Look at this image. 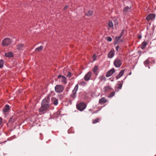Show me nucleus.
<instances>
[{
	"instance_id": "f257e3e1",
	"label": "nucleus",
	"mask_w": 156,
	"mask_h": 156,
	"mask_svg": "<svg viewBox=\"0 0 156 156\" xmlns=\"http://www.w3.org/2000/svg\"><path fill=\"white\" fill-rule=\"evenodd\" d=\"M49 97L45 98L42 101L41 106L39 109V112L42 114L45 113L50 107Z\"/></svg>"
},
{
	"instance_id": "f03ea898",
	"label": "nucleus",
	"mask_w": 156,
	"mask_h": 156,
	"mask_svg": "<svg viewBox=\"0 0 156 156\" xmlns=\"http://www.w3.org/2000/svg\"><path fill=\"white\" fill-rule=\"evenodd\" d=\"M78 84H76L75 86L74 89L73 90L72 93L71 94L69 98V100L70 103H71V101L76 98V92L78 90Z\"/></svg>"
},
{
	"instance_id": "7ed1b4c3",
	"label": "nucleus",
	"mask_w": 156,
	"mask_h": 156,
	"mask_svg": "<svg viewBox=\"0 0 156 156\" xmlns=\"http://www.w3.org/2000/svg\"><path fill=\"white\" fill-rule=\"evenodd\" d=\"M86 106L85 104L83 102H81L76 105L77 108L80 111H83L86 108Z\"/></svg>"
},
{
	"instance_id": "20e7f679",
	"label": "nucleus",
	"mask_w": 156,
	"mask_h": 156,
	"mask_svg": "<svg viewBox=\"0 0 156 156\" xmlns=\"http://www.w3.org/2000/svg\"><path fill=\"white\" fill-rule=\"evenodd\" d=\"M58 78L59 82L62 83L66 84L67 83L66 78L65 76L59 75L58 76Z\"/></svg>"
},
{
	"instance_id": "39448f33",
	"label": "nucleus",
	"mask_w": 156,
	"mask_h": 156,
	"mask_svg": "<svg viewBox=\"0 0 156 156\" xmlns=\"http://www.w3.org/2000/svg\"><path fill=\"white\" fill-rule=\"evenodd\" d=\"M64 90V87L62 85H57L55 87V90L57 93H59L62 92Z\"/></svg>"
},
{
	"instance_id": "423d86ee",
	"label": "nucleus",
	"mask_w": 156,
	"mask_h": 156,
	"mask_svg": "<svg viewBox=\"0 0 156 156\" xmlns=\"http://www.w3.org/2000/svg\"><path fill=\"white\" fill-rule=\"evenodd\" d=\"M114 64L116 67H119L122 65V61L120 59L116 58L114 61Z\"/></svg>"
},
{
	"instance_id": "0eeeda50",
	"label": "nucleus",
	"mask_w": 156,
	"mask_h": 156,
	"mask_svg": "<svg viewBox=\"0 0 156 156\" xmlns=\"http://www.w3.org/2000/svg\"><path fill=\"white\" fill-rule=\"evenodd\" d=\"M11 43V40L9 38H5L2 41V45L3 46H7Z\"/></svg>"
},
{
	"instance_id": "6e6552de",
	"label": "nucleus",
	"mask_w": 156,
	"mask_h": 156,
	"mask_svg": "<svg viewBox=\"0 0 156 156\" xmlns=\"http://www.w3.org/2000/svg\"><path fill=\"white\" fill-rule=\"evenodd\" d=\"M115 72V70L114 68H112L109 70L106 74V76L108 77L111 76Z\"/></svg>"
},
{
	"instance_id": "1a4fd4ad",
	"label": "nucleus",
	"mask_w": 156,
	"mask_h": 156,
	"mask_svg": "<svg viewBox=\"0 0 156 156\" xmlns=\"http://www.w3.org/2000/svg\"><path fill=\"white\" fill-rule=\"evenodd\" d=\"M92 75V73L90 72H89L88 73L86 74L84 77V79L85 81H88L90 79V77Z\"/></svg>"
},
{
	"instance_id": "9d476101",
	"label": "nucleus",
	"mask_w": 156,
	"mask_h": 156,
	"mask_svg": "<svg viewBox=\"0 0 156 156\" xmlns=\"http://www.w3.org/2000/svg\"><path fill=\"white\" fill-rule=\"evenodd\" d=\"M114 50L113 49L111 50L108 53V57L109 58H112L114 55Z\"/></svg>"
},
{
	"instance_id": "9b49d317",
	"label": "nucleus",
	"mask_w": 156,
	"mask_h": 156,
	"mask_svg": "<svg viewBox=\"0 0 156 156\" xmlns=\"http://www.w3.org/2000/svg\"><path fill=\"white\" fill-rule=\"evenodd\" d=\"M155 17V16L154 14H150L148 15L146 18V19L147 21H149L150 20L154 19Z\"/></svg>"
},
{
	"instance_id": "f8f14e48",
	"label": "nucleus",
	"mask_w": 156,
	"mask_h": 156,
	"mask_svg": "<svg viewBox=\"0 0 156 156\" xmlns=\"http://www.w3.org/2000/svg\"><path fill=\"white\" fill-rule=\"evenodd\" d=\"M52 103L55 105H57L58 104V101L55 98H51Z\"/></svg>"
},
{
	"instance_id": "ddd939ff",
	"label": "nucleus",
	"mask_w": 156,
	"mask_h": 156,
	"mask_svg": "<svg viewBox=\"0 0 156 156\" xmlns=\"http://www.w3.org/2000/svg\"><path fill=\"white\" fill-rule=\"evenodd\" d=\"M124 70L123 69L121 71L119 74L116 76V79L117 80L121 77L123 75L124 72Z\"/></svg>"
},
{
	"instance_id": "4468645a",
	"label": "nucleus",
	"mask_w": 156,
	"mask_h": 156,
	"mask_svg": "<svg viewBox=\"0 0 156 156\" xmlns=\"http://www.w3.org/2000/svg\"><path fill=\"white\" fill-rule=\"evenodd\" d=\"M121 37H122L120 35L119 36L115 37V42L114 43V45H115L116 44H117L118 43H119Z\"/></svg>"
},
{
	"instance_id": "2eb2a0df",
	"label": "nucleus",
	"mask_w": 156,
	"mask_h": 156,
	"mask_svg": "<svg viewBox=\"0 0 156 156\" xmlns=\"http://www.w3.org/2000/svg\"><path fill=\"white\" fill-rule=\"evenodd\" d=\"M108 29L110 30V29H113V24L112 21L111 20L109 21L108 23Z\"/></svg>"
},
{
	"instance_id": "dca6fc26",
	"label": "nucleus",
	"mask_w": 156,
	"mask_h": 156,
	"mask_svg": "<svg viewBox=\"0 0 156 156\" xmlns=\"http://www.w3.org/2000/svg\"><path fill=\"white\" fill-rule=\"evenodd\" d=\"M23 44H20L17 46V48L19 50H23Z\"/></svg>"
},
{
	"instance_id": "f3484780",
	"label": "nucleus",
	"mask_w": 156,
	"mask_h": 156,
	"mask_svg": "<svg viewBox=\"0 0 156 156\" xmlns=\"http://www.w3.org/2000/svg\"><path fill=\"white\" fill-rule=\"evenodd\" d=\"M107 101V100L104 98H102L99 100V103L101 104L105 103Z\"/></svg>"
},
{
	"instance_id": "a211bd4d",
	"label": "nucleus",
	"mask_w": 156,
	"mask_h": 156,
	"mask_svg": "<svg viewBox=\"0 0 156 156\" xmlns=\"http://www.w3.org/2000/svg\"><path fill=\"white\" fill-rule=\"evenodd\" d=\"M5 56L7 57H11L13 56V54L11 52L6 53L5 54Z\"/></svg>"
},
{
	"instance_id": "6ab92c4d",
	"label": "nucleus",
	"mask_w": 156,
	"mask_h": 156,
	"mask_svg": "<svg viewBox=\"0 0 156 156\" xmlns=\"http://www.w3.org/2000/svg\"><path fill=\"white\" fill-rule=\"evenodd\" d=\"M9 106L8 105H6L5 107L3 109V111L4 112H7L9 110Z\"/></svg>"
},
{
	"instance_id": "aec40b11",
	"label": "nucleus",
	"mask_w": 156,
	"mask_h": 156,
	"mask_svg": "<svg viewBox=\"0 0 156 156\" xmlns=\"http://www.w3.org/2000/svg\"><path fill=\"white\" fill-rule=\"evenodd\" d=\"M98 66H95L93 69V72L94 73L97 74V71L98 70Z\"/></svg>"
},
{
	"instance_id": "412c9836",
	"label": "nucleus",
	"mask_w": 156,
	"mask_h": 156,
	"mask_svg": "<svg viewBox=\"0 0 156 156\" xmlns=\"http://www.w3.org/2000/svg\"><path fill=\"white\" fill-rule=\"evenodd\" d=\"M130 9V7H129L128 6L126 7L123 10L124 12H128Z\"/></svg>"
},
{
	"instance_id": "4be33fe9",
	"label": "nucleus",
	"mask_w": 156,
	"mask_h": 156,
	"mask_svg": "<svg viewBox=\"0 0 156 156\" xmlns=\"http://www.w3.org/2000/svg\"><path fill=\"white\" fill-rule=\"evenodd\" d=\"M93 12L92 11L89 10L88 11L87 13H86V15L88 16H90L93 15Z\"/></svg>"
},
{
	"instance_id": "5701e85b",
	"label": "nucleus",
	"mask_w": 156,
	"mask_h": 156,
	"mask_svg": "<svg viewBox=\"0 0 156 156\" xmlns=\"http://www.w3.org/2000/svg\"><path fill=\"white\" fill-rule=\"evenodd\" d=\"M99 119L98 118L95 119H94L92 120V123L93 124H95L99 122Z\"/></svg>"
},
{
	"instance_id": "b1692460",
	"label": "nucleus",
	"mask_w": 156,
	"mask_h": 156,
	"mask_svg": "<svg viewBox=\"0 0 156 156\" xmlns=\"http://www.w3.org/2000/svg\"><path fill=\"white\" fill-rule=\"evenodd\" d=\"M147 45V43L146 42L144 41L142 44V46L141 47V48L142 49H144L146 46Z\"/></svg>"
},
{
	"instance_id": "393cba45",
	"label": "nucleus",
	"mask_w": 156,
	"mask_h": 156,
	"mask_svg": "<svg viewBox=\"0 0 156 156\" xmlns=\"http://www.w3.org/2000/svg\"><path fill=\"white\" fill-rule=\"evenodd\" d=\"M43 48V47L42 46H40L39 47H38L35 49V51H40L42 50Z\"/></svg>"
},
{
	"instance_id": "a878e982",
	"label": "nucleus",
	"mask_w": 156,
	"mask_h": 156,
	"mask_svg": "<svg viewBox=\"0 0 156 156\" xmlns=\"http://www.w3.org/2000/svg\"><path fill=\"white\" fill-rule=\"evenodd\" d=\"M4 61L3 60H0V68H2L3 67L4 64Z\"/></svg>"
},
{
	"instance_id": "bb28decb",
	"label": "nucleus",
	"mask_w": 156,
	"mask_h": 156,
	"mask_svg": "<svg viewBox=\"0 0 156 156\" xmlns=\"http://www.w3.org/2000/svg\"><path fill=\"white\" fill-rule=\"evenodd\" d=\"M111 87L110 86H108L105 87V90L106 91H108L111 89Z\"/></svg>"
},
{
	"instance_id": "cd10ccee",
	"label": "nucleus",
	"mask_w": 156,
	"mask_h": 156,
	"mask_svg": "<svg viewBox=\"0 0 156 156\" xmlns=\"http://www.w3.org/2000/svg\"><path fill=\"white\" fill-rule=\"evenodd\" d=\"M149 63V61L148 59H147L144 62V64L145 66L146 67L148 65Z\"/></svg>"
},
{
	"instance_id": "c85d7f7f",
	"label": "nucleus",
	"mask_w": 156,
	"mask_h": 156,
	"mask_svg": "<svg viewBox=\"0 0 156 156\" xmlns=\"http://www.w3.org/2000/svg\"><path fill=\"white\" fill-rule=\"evenodd\" d=\"M115 93L114 92H111L110 94L108 96V97L109 98H111V97H113L115 95Z\"/></svg>"
},
{
	"instance_id": "c756f323",
	"label": "nucleus",
	"mask_w": 156,
	"mask_h": 156,
	"mask_svg": "<svg viewBox=\"0 0 156 156\" xmlns=\"http://www.w3.org/2000/svg\"><path fill=\"white\" fill-rule=\"evenodd\" d=\"M102 81L103 80H106V78L104 76H101L99 78Z\"/></svg>"
},
{
	"instance_id": "7c9ffc66",
	"label": "nucleus",
	"mask_w": 156,
	"mask_h": 156,
	"mask_svg": "<svg viewBox=\"0 0 156 156\" xmlns=\"http://www.w3.org/2000/svg\"><path fill=\"white\" fill-rule=\"evenodd\" d=\"M107 40L109 42H110V41H112V39L110 37H108L107 38Z\"/></svg>"
},
{
	"instance_id": "2f4dec72",
	"label": "nucleus",
	"mask_w": 156,
	"mask_h": 156,
	"mask_svg": "<svg viewBox=\"0 0 156 156\" xmlns=\"http://www.w3.org/2000/svg\"><path fill=\"white\" fill-rule=\"evenodd\" d=\"M71 75H72V74H71V72H68L67 75V77H68L69 78H70L71 76Z\"/></svg>"
},
{
	"instance_id": "473e14b6",
	"label": "nucleus",
	"mask_w": 156,
	"mask_h": 156,
	"mask_svg": "<svg viewBox=\"0 0 156 156\" xmlns=\"http://www.w3.org/2000/svg\"><path fill=\"white\" fill-rule=\"evenodd\" d=\"M80 83L81 85L83 86L85 85L86 84V83L84 81H81Z\"/></svg>"
},
{
	"instance_id": "72a5a7b5",
	"label": "nucleus",
	"mask_w": 156,
	"mask_h": 156,
	"mask_svg": "<svg viewBox=\"0 0 156 156\" xmlns=\"http://www.w3.org/2000/svg\"><path fill=\"white\" fill-rule=\"evenodd\" d=\"M122 86V84L121 83L119 84L118 86V88L121 89Z\"/></svg>"
},
{
	"instance_id": "f704fd0d",
	"label": "nucleus",
	"mask_w": 156,
	"mask_h": 156,
	"mask_svg": "<svg viewBox=\"0 0 156 156\" xmlns=\"http://www.w3.org/2000/svg\"><path fill=\"white\" fill-rule=\"evenodd\" d=\"M124 31H125V30L124 29H123L122 30V32L120 34V35L121 36H122V35L123 34L124 32Z\"/></svg>"
},
{
	"instance_id": "c9c22d12",
	"label": "nucleus",
	"mask_w": 156,
	"mask_h": 156,
	"mask_svg": "<svg viewBox=\"0 0 156 156\" xmlns=\"http://www.w3.org/2000/svg\"><path fill=\"white\" fill-rule=\"evenodd\" d=\"M93 58H94V60H95L96 58V56L95 54H94L93 55Z\"/></svg>"
},
{
	"instance_id": "e433bc0d",
	"label": "nucleus",
	"mask_w": 156,
	"mask_h": 156,
	"mask_svg": "<svg viewBox=\"0 0 156 156\" xmlns=\"http://www.w3.org/2000/svg\"><path fill=\"white\" fill-rule=\"evenodd\" d=\"M2 123V119L0 118V125Z\"/></svg>"
},
{
	"instance_id": "4c0bfd02",
	"label": "nucleus",
	"mask_w": 156,
	"mask_h": 156,
	"mask_svg": "<svg viewBox=\"0 0 156 156\" xmlns=\"http://www.w3.org/2000/svg\"><path fill=\"white\" fill-rule=\"evenodd\" d=\"M119 48V46L118 45H117L116 47V49L117 51H118V49Z\"/></svg>"
},
{
	"instance_id": "58836bf2",
	"label": "nucleus",
	"mask_w": 156,
	"mask_h": 156,
	"mask_svg": "<svg viewBox=\"0 0 156 156\" xmlns=\"http://www.w3.org/2000/svg\"><path fill=\"white\" fill-rule=\"evenodd\" d=\"M142 37V36L141 35H140L138 37V38L139 39H140Z\"/></svg>"
},
{
	"instance_id": "ea45409f",
	"label": "nucleus",
	"mask_w": 156,
	"mask_h": 156,
	"mask_svg": "<svg viewBox=\"0 0 156 156\" xmlns=\"http://www.w3.org/2000/svg\"><path fill=\"white\" fill-rule=\"evenodd\" d=\"M68 7V5H66L65 6L64 8V9L65 10Z\"/></svg>"
},
{
	"instance_id": "a19ab883",
	"label": "nucleus",
	"mask_w": 156,
	"mask_h": 156,
	"mask_svg": "<svg viewBox=\"0 0 156 156\" xmlns=\"http://www.w3.org/2000/svg\"><path fill=\"white\" fill-rule=\"evenodd\" d=\"M140 51H138V53H139V54H140Z\"/></svg>"
},
{
	"instance_id": "79ce46f5",
	"label": "nucleus",
	"mask_w": 156,
	"mask_h": 156,
	"mask_svg": "<svg viewBox=\"0 0 156 156\" xmlns=\"http://www.w3.org/2000/svg\"><path fill=\"white\" fill-rule=\"evenodd\" d=\"M131 74V72H130V73H129V75H130Z\"/></svg>"
},
{
	"instance_id": "37998d69",
	"label": "nucleus",
	"mask_w": 156,
	"mask_h": 156,
	"mask_svg": "<svg viewBox=\"0 0 156 156\" xmlns=\"http://www.w3.org/2000/svg\"><path fill=\"white\" fill-rule=\"evenodd\" d=\"M149 69H150V67L149 66H148Z\"/></svg>"
},
{
	"instance_id": "c03bdc74",
	"label": "nucleus",
	"mask_w": 156,
	"mask_h": 156,
	"mask_svg": "<svg viewBox=\"0 0 156 156\" xmlns=\"http://www.w3.org/2000/svg\"><path fill=\"white\" fill-rule=\"evenodd\" d=\"M115 21H117V20H115Z\"/></svg>"
}]
</instances>
